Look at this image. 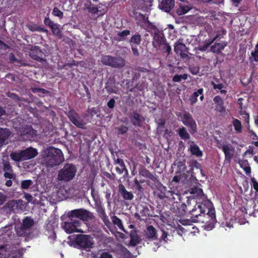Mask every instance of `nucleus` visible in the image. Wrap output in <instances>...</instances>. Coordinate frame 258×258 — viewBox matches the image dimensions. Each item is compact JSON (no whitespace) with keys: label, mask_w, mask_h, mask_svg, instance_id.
Returning a JSON list of instances; mask_svg holds the SVG:
<instances>
[{"label":"nucleus","mask_w":258,"mask_h":258,"mask_svg":"<svg viewBox=\"0 0 258 258\" xmlns=\"http://www.w3.org/2000/svg\"><path fill=\"white\" fill-rule=\"evenodd\" d=\"M105 88L109 94L117 93V87L114 79L109 78L108 80L105 84Z\"/></svg>","instance_id":"obj_23"},{"label":"nucleus","mask_w":258,"mask_h":258,"mask_svg":"<svg viewBox=\"0 0 258 258\" xmlns=\"http://www.w3.org/2000/svg\"><path fill=\"white\" fill-rule=\"evenodd\" d=\"M216 110L221 113L225 112V108L224 106V103L221 104L220 105H216Z\"/></svg>","instance_id":"obj_59"},{"label":"nucleus","mask_w":258,"mask_h":258,"mask_svg":"<svg viewBox=\"0 0 258 258\" xmlns=\"http://www.w3.org/2000/svg\"><path fill=\"white\" fill-rule=\"evenodd\" d=\"M66 114L71 122L77 127L85 128L86 122L74 109H70Z\"/></svg>","instance_id":"obj_11"},{"label":"nucleus","mask_w":258,"mask_h":258,"mask_svg":"<svg viewBox=\"0 0 258 258\" xmlns=\"http://www.w3.org/2000/svg\"><path fill=\"white\" fill-rule=\"evenodd\" d=\"M211 84L212 85L214 89H218L220 90L224 88V85L222 83L216 84L212 81L211 82Z\"/></svg>","instance_id":"obj_61"},{"label":"nucleus","mask_w":258,"mask_h":258,"mask_svg":"<svg viewBox=\"0 0 258 258\" xmlns=\"http://www.w3.org/2000/svg\"><path fill=\"white\" fill-rule=\"evenodd\" d=\"M113 56L104 55L102 57L101 62L105 66H108L111 67Z\"/></svg>","instance_id":"obj_42"},{"label":"nucleus","mask_w":258,"mask_h":258,"mask_svg":"<svg viewBox=\"0 0 258 258\" xmlns=\"http://www.w3.org/2000/svg\"><path fill=\"white\" fill-rule=\"evenodd\" d=\"M118 192L125 200L131 201L134 197L133 194L131 192L128 191L122 183H120L118 185Z\"/></svg>","instance_id":"obj_22"},{"label":"nucleus","mask_w":258,"mask_h":258,"mask_svg":"<svg viewBox=\"0 0 258 258\" xmlns=\"http://www.w3.org/2000/svg\"><path fill=\"white\" fill-rule=\"evenodd\" d=\"M239 114L242 116L245 122L247 124V126L250 127L249 125V114L247 113L245 110L242 109L239 110Z\"/></svg>","instance_id":"obj_49"},{"label":"nucleus","mask_w":258,"mask_h":258,"mask_svg":"<svg viewBox=\"0 0 258 258\" xmlns=\"http://www.w3.org/2000/svg\"><path fill=\"white\" fill-rule=\"evenodd\" d=\"M191 8L185 5H180L179 7L176 10V12L178 15H182L190 10Z\"/></svg>","instance_id":"obj_38"},{"label":"nucleus","mask_w":258,"mask_h":258,"mask_svg":"<svg viewBox=\"0 0 258 258\" xmlns=\"http://www.w3.org/2000/svg\"><path fill=\"white\" fill-rule=\"evenodd\" d=\"M196 204L195 199H188L187 200V204L181 203L180 202H174L171 208V210L173 213L177 215H183L188 212V207L189 206H192Z\"/></svg>","instance_id":"obj_6"},{"label":"nucleus","mask_w":258,"mask_h":258,"mask_svg":"<svg viewBox=\"0 0 258 258\" xmlns=\"http://www.w3.org/2000/svg\"><path fill=\"white\" fill-rule=\"evenodd\" d=\"M9 59L11 63H15L17 62L19 63H21L23 66H26L27 64L26 63H22V60L17 59L15 57V55L13 53H11L9 56Z\"/></svg>","instance_id":"obj_51"},{"label":"nucleus","mask_w":258,"mask_h":258,"mask_svg":"<svg viewBox=\"0 0 258 258\" xmlns=\"http://www.w3.org/2000/svg\"><path fill=\"white\" fill-rule=\"evenodd\" d=\"M38 154L36 149L29 147L25 150L12 152L10 156L12 160L15 162H20L32 159Z\"/></svg>","instance_id":"obj_4"},{"label":"nucleus","mask_w":258,"mask_h":258,"mask_svg":"<svg viewBox=\"0 0 258 258\" xmlns=\"http://www.w3.org/2000/svg\"><path fill=\"white\" fill-rule=\"evenodd\" d=\"M111 220H112V223L115 225H116L119 228V229H120L123 232H126V231L123 227L122 222L119 218H118L116 216H113L111 217Z\"/></svg>","instance_id":"obj_36"},{"label":"nucleus","mask_w":258,"mask_h":258,"mask_svg":"<svg viewBox=\"0 0 258 258\" xmlns=\"http://www.w3.org/2000/svg\"><path fill=\"white\" fill-rule=\"evenodd\" d=\"M44 53L39 46H34L31 47L29 55L34 60L42 62L45 60L42 58Z\"/></svg>","instance_id":"obj_17"},{"label":"nucleus","mask_w":258,"mask_h":258,"mask_svg":"<svg viewBox=\"0 0 258 258\" xmlns=\"http://www.w3.org/2000/svg\"><path fill=\"white\" fill-rule=\"evenodd\" d=\"M130 236L131 238L130 244L131 245L135 246L138 244L140 243L141 239L136 230H131Z\"/></svg>","instance_id":"obj_28"},{"label":"nucleus","mask_w":258,"mask_h":258,"mask_svg":"<svg viewBox=\"0 0 258 258\" xmlns=\"http://www.w3.org/2000/svg\"><path fill=\"white\" fill-rule=\"evenodd\" d=\"M32 183V181L30 179L23 180L21 182V188L25 189H27Z\"/></svg>","instance_id":"obj_53"},{"label":"nucleus","mask_w":258,"mask_h":258,"mask_svg":"<svg viewBox=\"0 0 258 258\" xmlns=\"http://www.w3.org/2000/svg\"><path fill=\"white\" fill-rule=\"evenodd\" d=\"M158 233L156 229L152 225L148 226L144 231L143 239L145 242H150L158 239Z\"/></svg>","instance_id":"obj_14"},{"label":"nucleus","mask_w":258,"mask_h":258,"mask_svg":"<svg viewBox=\"0 0 258 258\" xmlns=\"http://www.w3.org/2000/svg\"><path fill=\"white\" fill-rule=\"evenodd\" d=\"M9 136V132L6 129L0 128V147L4 144L6 140Z\"/></svg>","instance_id":"obj_34"},{"label":"nucleus","mask_w":258,"mask_h":258,"mask_svg":"<svg viewBox=\"0 0 258 258\" xmlns=\"http://www.w3.org/2000/svg\"><path fill=\"white\" fill-rule=\"evenodd\" d=\"M155 196L160 200L167 199L170 200H175L174 195L179 197V195L175 193L172 190H168L167 188L162 184L159 185L154 192Z\"/></svg>","instance_id":"obj_9"},{"label":"nucleus","mask_w":258,"mask_h":258,"mask_svg":"<svg viewBox=\"0 0 258 258\" xmlns=\"http://www.w3.org/2000/svg\"><path fill=\"white\" fill-rule=\"evenodd\" d=\"M129 118L133 125L135 126L141 127L145 119L136 110L128 114Z\"/></svg>","instance_id":"obj_19"},{"label":"nucleus","mask_w":258,"mask_h":258,"mask_svg":"<svg viewBox=\"0 0 258 258\" xmlns=\"http://www.w3.org/2000/svg\"><path fill=\"white\" fill-rule=\"evenodd\" d=\"M141 41V35L139 33H136L131 37L129 40V42L131 45L134 44L140 45Z\"/></svg>","instance_id":"obj_35"},{"label":"nucleus","mask_w":258,"mask_h":258,"mask_svg":"<svg viewBox=\"0 0 258 258\" xmlns=\"http://www.w3.org/2000/svg\"><path fill=\"white\" fill-rule=\"evenodd\" d=\"M227 31L225 29L222 28L220 30L216 32V34L215 37L213 38V41L220 40L222 38H223L224 36L226 35Z\"/></svg>","instance_id":"obj_41"},{"label":"nucleus","mask_w":258,"mask_h":258,"mask_svg":"<svg viewBox=\"0 0 258 258\" xmlns=\"http://www.w3.org/2000/svg\"><path fill=\"white\" fill-rule=\"evenodd\" d=\"M76 172L77 168L74 164L66 163L58 171L57 179L59 181H69L74 178Z\"/></svg>","instance_id":"obj_5"},{"label":"nucleus","mask_w":258,"mask_h":258,"mask_svg":"<svg viewBox=\"0 0 258 258\" xmlns=\"http://www.w3.org/2000/svg\"><path fill=\"white\" fill-rule=\"evenodd\" d=\"M32 91L34 93L40 92L43 94H45L48 92V91H47L46 90L39 88H34L32 89Z\"/></svg>","instance_id":"obj_57"},{"label":"nucleus","mask_w":258,"mask_h":258,"mask_svg":"<svg viewBox=\"0 0 258 258\" xmlns=\"http://www.w3.org/2000/svg\"><path fill=\"white\" fill-rule=\"evenodd\" d=\"M5 207L7 208L10 212L15 213L19 210V204L17 201H10L6 204Z\"/></svg>","instance_id":"obj_30"},{"label":"nucleus","mask_w":258,"mask_h":258,"mask_svg":"<svg viewBox=\"0 0 258 258\" xmlns=\"http://www.w3.org/2000/svg\"><path fill=\"white\" fill-rule=\"evenodd\" d=\"M33 224V220L28 217H26L23 221V226L26 229L31 227Z\"/></svg>","instance_id":"obj_45"},{"label":"nucleus","mask_w":258,"mask_h":258,"mask_svg":"<svg viewBox=\"0 0 258 258\" xmlns=\"http://www.w3.org/2000/svg\"><path fill=\"white\" fill-rule=\"evenodd\" d=\"M187 173L190 175V176L186 179V184L188 186H193L190 188V193L192 194H197L198 196H203L205 197V194L203 190L201 188L199 187V185H201L198 182L196 176L194 175V172H189L187 171Z\"/></svg>","instance_id":"obj_7"},{"label":"nucleus","mask_w":258,"mask_h":258,"mask_svg":"<svg viewBox=\"0 0 258 258\" xmlns=\"http://www.w3.org/2000/svg\"><path fill=\"white\" fill-rule=\"evenodd\" d=\"M201 202L196 201V204L188 207V214L194 222L205 223L210 228H214L216 223V212L213 203L205 195V197L199 196Z\"/></svg>","instance_id":"obj_1"},{"label":"nucleus","mask_w":258,"mask_h":258,"mask_svg":"<svg viewBox=\"0 0 258 258\" xmlns=\"http://www.w3.org/2000/svg\"><path fill=\"white\" fill-rule=\"evenodd\" d=\"M189 166L190 167L189 171V172H194V168H196L197 169H199L200 170L201 173H202V165L201 164L199 163L197 160H192L189 165Z\"/></svg>","instance_id":"obj_37"},{"label":"nucleus","mask_w":258,"mask_h":258,"mask_svg":"<svg viewBox=\"0 0 258 258\" xmlns=\"http://www.w3.org/2000/svg\"><path fill=\"white\" fill-rule=\"evenodd\" d=\"M131 33V31L129 30H124L121 32L117 33V36L118 37L117 39L118 41H123L125 39L127 36L129 35Z\"/></svg>","instance_id":"obj_44"},{"label":"nucleus","mask_w":258,"mask_h":258,"mask_svg":"<svg viewBox=\"0 0 258 258\" xmlns=\"http://www.w3.org/2000/svg\"><path fill=\"white\" fill-rule=\"evenodd\" d=\"M71 219L70 222H64L63 225V228L65 231L69 234L75 232H80L78 227L81 226V222L78 220H73Z\"/></svg>","instance_id":"obj_15"},{"label":"nucleus","mask_w":258,"mask_h":258,"mask_svg":"<svg viewBox=\"0 0 258 258\" xmlns=\"http://www.w3.org/2000/svg\"><path fill=\"white\" fill-rule=\"evenodd\" d=\"M217 147L222 150L223 152L225 155V162H227L228 163H230L231 160L234 157L235 149L232 146V145L229 143L226 144H218L217 145Z\"/></svg>","instance_id":"obj_12"},{"label":"nucleus","mask_w":258,"mask_h":258,"mask_svg":"<svg viewBox=\"0 0 258 258\" xmlns=\"http://www.w3.org/2000/svg\"><path fill=\"white\" fill-rule=\"evenodd\" d=\"M140 15L142 16L145 23L147 24V27L148 29V31L151 32L152 35H153L152 41L153 47L155 48L159 44L164 42L166 40V38L163 33L160 31L152 23L149 21L148 17H146L142 14H140Z\"/></svg>","instance_id":"obj_3"},{"label":"nucleus","mask_w":258,"mask_h":258,"mask_svg":"<svg viewBox=\"0 0 258 258\" xmlns=\"http://www.w3.org/2000/svg\"><path fill=\"white\" fill-rule=\"evenodd\" d=\"M2 164L3 170L5 172L4 176L6 178L13 179L16 177L14 173L12 166L10 164L9 159L7 158L6 160L3 159Z\"/></svg>","instance_id":"obj_18"},{"label":"nucleus","mask_w":258,"mask_h":258,"mask_svg":"<svg viewBox=\"0 0 258 258\" xmlns=\"http://www.w3.org/2000/svg\"><path fill=\"white\" fill-rule=\"evenodd\" d=\"M188 76L186 74H184L183 75H175L172 78V81L174 82H179L182 79L186 80L187 79Z\"/></svg>","instance_id":"obj_50"},{"label":"nucleus","mask_w":258,"mask_h":258,"mask_svg":"<svg viewBox=\"0 0 258 258\" xmlns=\"http://www.w3.org/2000/svg\"><path fill=\"white\" fill-rule=\"evenodd\" d=\"M251 54L255 62H258V43L255 45V50L251 52Z\"/></svg>","instance_id":"obj_55"},{"label":"nucleus","mask_w":258,"mask_h":258,"mask_svg":"<svg viewBox=\"0 0 258 258\" xmlns=\"http://www.w3.org/2000/svg\"><path fill=\"white\" fill-rule=\"evenodd\" d=\"M76 243L80 248L87 250L92 247L94 241L93 238L90 235L79 234L76 237Z\"/></svg>","instance_id":"obj_10"},{"label":"nucleus","mask_w":258,"mask_h":258,"mask_svg":"<svg viewBox=\"0 0 258 258\" xmlns=\"http://www.w3.org/2000/svg\"><path fill=\"white\" fill-rule=\"evenodd\" d=\"M174 166H177L176 173H180L184 172L186 168L185 161L184 160H176L173 163Z\"/></svg>","instance_id":"obj_31"},{"label":"nucleus","mask_w":258,"mask_h":258,"mask_svg":"<svg viewBox=\"0 0 258 258\" xmlns=\"http://www.w3.org/2000/svg\"><path fill=\"white\" fill-rule=\"evenodd\" d=\"M68 216L69 218H77L84 221L92 220L94 216L90 211L84 209H78L72 210L69 212Z\"/></svg>","instance_id":"obj_8"},{"label":"nucleus","mask_w":258,"mask_h":258,"mask_svg":"<svg viewBox=\"0 0 258 258\" xmlns=\"http://www.w3.org/2000/svg\"><path fill=\"white\" fill-rule=\"evenodd\" d=\"M227 41H222L221 42H215L214 44L211 45L210 51L217 54H220L222 53V51L227 45Z\"/></svg>","instance_id":"obj_21"},{"label":"nucleus","mask_w":258,"mask_h":258,"mask_svg":"<svg viewBox=\"0 0 258 258\" xmlns=\"http://www.w3.org/2000/svg\"><path fill=\"white\" fill-rule=\"evenodd\" d=\"M214 41H213L212 39H209L208 40H206L203 46H200L198 47V49L200 51H206L207 48L211 45H212V44L214 43Z\"/></svg>","instance_id":"obj_47"},{"label":"nucleus","mask_w":258,"mask_h":258,"mask_svg":"<svg viewBox=\"0 0 258 258\" xmlns=\"http://www.w3.org/2000/svg\"><path fill=\"white\" fill-rule=\"evenodd\" d=\"M141 77V74L138 72H134L132 74V79L133 81H137Z\"/></svg>","instance_id":"obj_63"},{"label":"nucleus","mask_w":258,"mask_h":258,"mask_svg":"<svg viewBox=\"0 0 258 258\" xmlns=\"http://www.w3.org/2000/svg\"><path fill=\"white\" fill-rule=\"evenodd\" d=\"M213 101L216 105H220L221 104L224 103L223 100L220 96H216L214 97L213 98Z\"/></svg>","instance_id":"obj_58"},{"label":"nucleus","mask_w":258,"mask_h":258,"mask_svg":"<svg viewBox=\"0 0 258 258\" xmlns=\"http://www.w3.org/2000/svg\"><path fill=\"white\" fill-rule=\"evenodd\" d=\"M52 14L55 16L57 17L60 19H62L63 17V13L62 11L58 9L57 7H54L52 12Z\"/></svg>","instance_id":"obj_52"},{"label":"nucleus","mask_w":258,"mask_h":258,"mask_svg":"<svg viewBox=\"0 0 258 258\" xmlns=\"http://www.w3.org/2000/svg\"><path fill=\"white\" fill-rule=\"evenodd\" d=\"M115 104V101L114 98L110 99L107 103V105L109 108L113 109Z\"/></svg>","instance_id":"obj_62"},{"label":"nucleus","mask_w":258,"mask_h":258,"mask_svg":"<svg viewBox=\"0 0 258 258\" xmlns=\"http://www.w3.org/2000/svg\"><path fill=\"white\" fill-rule=\"evenodd\" d=\"M174 6V0H162L159 7L160 9L163 10L165 12H169L171 10Z\"/></svg>","instance_id":"obj_24"},{"label":"nucleus","mask_w":258,"mask_h":258,"mask_svg":"<svg viewBox=\"0 0 258 258\" xmlns=\"http://www.w3.org/2000/svg\"><path fill=\"white\" fill-rule=\"evenodd\" d=\"M44 23L46 26H49L50 28L55 24L48 17L45 18Z\"/></svg>","instance_id":"obj_54"},{"label":"nucleus","mask_w":258,"mask_h":258,"mask_svg":"<svg viewBox=\"0 0 258 258\" xmlns=\"http://www.w3.org/2000/svg\"><path fill=\"white\" fill-rule=\"evenodd\" d=\"M100 258H113V256L108 252H103L101 254Z\"/></svg>","instance_id":"obj_64"},{"label":"nucleus","mask_w":258,"mask_h":258,"mask_svg":"<svg viewBox=\"0 0 258 258\" xmlns=\"http://www.w3.org/2000/svg\"><path fill=\"white\" fill-rule=\"evenodd\" d=\"M190 152L192 155L197 157H202L203 155L202 151L199 146L195 144L190 146Z\"/></svg>","instance_id":"obj_33"},{"label":"nucleus","mask_w":258,"mask_h":258,"mask_svg":"<svg viewBox=\"0 0 258 258\" xmlns=\"http://www.w3.org/2000/svg\"><path fill=\"white\" fill-rule=\"evenodd\" d=\"M182 121L183 124L187 127L191 134H194L197 132L196 122L189 113L186 112L183 114Z\"/></svg>","instance_id":"obj_13"},{"label":"nucleus","mask_w":258,"mask_h":258,"mask_svg":"<svg viewBox=\"0 0 258 258\" xmlns=\"http://www.w3.org/2000/svg\"><path fill=\"white\" fill-rule=\"evenodd\" d=\"M155 48H156L157 50L161 51L163 53H166L167 54V56L169 55L172 50L171 47L167 42V40L165 41L164 42H163L161 44H159L155 47Z\"/></svg>","instance_id":"obj_25"},{"label":"nucleus","mask_w":258,"mask_h":258,"mask_svg":"<svg viewBox=\"0 0 258 258\" xmlns=\"http://www.w3.org/2000/svg\"><path fill=\"white\" fill-rule=\"evenodd\" d=\"M125 60L121 57L113 56L111 67L115 68H121L124 67Z\"/></svg>","instance_id":"obj_27"},{"label":"nucleus","mask_w":258,"mask_h":258,"mask_svg":"<svg viewBox=\"0 0 258 258\" xmlns=\"http://www.w3.org/2000/svg\"><path fill=\"white\" fill-rule=\"evenodd\" d=\"M234 130L237 133H240L242 132V125L240 120L237 119H234L232 122Z\"/></svg>","instance_id":"obj_46"},{"label":"nucleus","mask_w":258,"mask_h":258,"mask_svg":"<svg viewBox=\"0 0 258 258\" xmlns=\"http://www.w3.org/2000/svg\"><path fill=\"white\" fill-rule=\"evenodd\" d=\"M115 131L118 135H123L126 133L128 130V127L121 125L118 127H115Z\"/></svg>","instance_id":"obj_48"},{"label":"nucleus","mask_w":258,"mask_h":258,"mask_svg":"<svg viewBox=\"0 0 258 258\" xmlns=\"http://www.w3.org/2000/svg\"><path fill=\"white\" fill-rule=\"evenodd\" d=\"M96 210L99 217L102 220L104 224L107 227H110L111 226V223L105 213V208L101 204H99L96 205Z\"/></svg>","instance_id":"obj_20"},{"label":"nucleus","mask_w":258,"mask_h":258,"mask_svg":"<svg viewBox=\"0 0 258 258\" xmlns=\"http://www.w3.org/2000/svg\"><path fill=\"white\" fill-rule=\"evenodd\" d=\"M7 96L11 98V99H13L14 100H19V97L18 95L14 93H12L10 92H8L7 94Z\"/></svg>","instance_id":"obj_60"},{"label":"nucleus","mask_w":258,"mask_h":258,"mask_svg":"<svg viewBox=\"0 0 258 258\" xmlns=\"http://www.w3.org/2000/svg\"><path fill=\"white\" fill-rule=\"evenodd\" d=\"M178 135L183 140L189 139L190 136L184 127H182L178 130Z\"/></svg>","instance_id":"obj_39"},{"label":"nucleus","mask_w":258,"mask_h":258,"mask_svg":"<svg viewBox=\"0 0 258 258\" xmlns=\"http://www.w3.org/2000/svg\"><path fill=\"white\" fill-rule=\"evenodd\" d=\"M59 25L55 23L51 28V31L53 35L57 36L59 38L62 37L61 30L59 28Z\"/></svg>","instance_id":"obj_40"},{"label":"nucleus","mask_w":258,"mask_h":258,"mask_svg":"<svg viewBox=\"0 0 258 258\" xmlns=\"http://www.w3.org/2000/svg\"><path fill=\"white\" fill-rule=\"evenodd\" d=\"M87 9L88 12L93 14H97L98 12V9L97 7L89 6L87 7Z\"/></svg>","instance_id":"obj_56"},{"label":"nucleus","mask_w":258,"mask_h":258,"mask_svg":"<svg viewBox=\"0 0 258 258\" xmlns=\"http://www.w3.org/2000/svg\"><path fill=\"white\" fill-rule=\"evenodd\" d=\"M174 50L177 54L180 55L181 58H188L189 56L187 53L188 52V48L186 45L182 42L177 41L174 45Z\"/></svg>","instance_id":"obj_16"},{"label":"nucleus","mask_w":258,"mask_h":258,"mask_svg":"<svg viewBox=\"0 0 258 258\" xmlns=\"http://www.w3.org/2000/svg\"><path fill=\"white\" fill-rule=\"evenodd\" d=\"M238 163L241 168L245 172L247 175H249L251 173V168L249 165L248 162L246 159L240 160Z\"/></svg>","instance_id":"obj_29"},{"label":"nucleus","mask_w":258,"mask_h":258,"mask_svg":"<svg viewBox=\"0 0 258 258\" xmlns=\"http://www.w3.org/2000/svg\"><path fill=\"white\" fill-rule=\"evenodd\" d=\"M43 161L47 167H53L59 165L64 161L61 150L53 147H49L43 152Z\"/></svg>","instance_id":"obj_2"},{"label":"nucleus","mask_w":258,"mask_h":258,"mask_svg":"<svg viewBox=\"0 0 258 258\" xmlns=\"http://www.w3.org/2000/svg\"><path fill=\"white\" fill-rule=\"evenodd\" d=\"M202 92H204L203 89L200 88L197 90V91H195L192 93V94L190 96L189 99L190 105H193L197 102L198 97L200 94H202Z\"/></svg>","instance_id":"obj_32"},{"label":"nucleus","mask_w":258,"mask_h":258,"mask_svg":"<svg viewBox=\"0 0 258 258\" xmlns=\"http://www.w3.org/2000/svg\"><path fill=\"white\" fill-rule=\"evenodd\" d=\"M139 173L140 175L149 178L153 181L157 179L156 177L149 170L143 166L139 169Z\"/></svg>","instance_id":"obj_26"},{"label":"nucleus","mask_w":258,"mask_h":258,"mask_svg":"<svg viewBox=\"0 0 258 258\" xmlns=\"http://www.w3.org/2000/svg\"><path fill=\"white\" fill-rule=\"evenodd\" d=\"M118 165H119L120 167H116L115 168V170L117 173L121 174L124 172H125L126 175L128 174V171L125 167L123 160L121 161L120 163L118 164Z\"/></svg>","instance_id":"obj_43"}]
</instances>
